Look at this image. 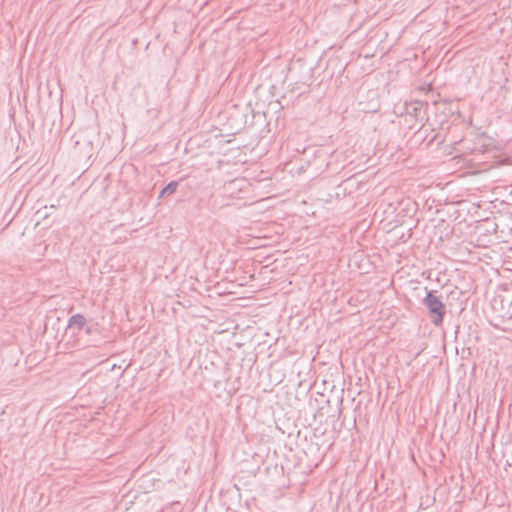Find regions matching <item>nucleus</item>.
<instances>
[{"mask_svg": "<svg viewBox=\"0 0 512 512\" xmlns=\"http://www.w3.org/2000/svg\"><path fill=\"white\" fill-rule=\"evenodd\" d=\"M426 290V295L422 300V304L427 309L428 316L435 326L442 325L447 313L446 305L442 297L438 295L437 290Z\"/></svg>", "mask_w": 512, "mask_h": 512, "instance_id": "f257e3e1", "label": "nucleus"}, {"mask_svg": "<svg viewBox=\"0 0 512 512\" xmlns=\"http://www.w3.org/2000/svg\"><path fill=\"white\" fill-rule=\"evenodd\" d=\"M86 319L82 314H74L68 320L67 327L70 329H77L78 331L85 328Z\"/></svg>", "mask_w": 512, "mask_h": 512, "instance_id": "f03ea898", "label": "nucleus"}, {"mask_svg": "<svg viewBox=\"0 0 512 512\" xmlns=\"http://www.w3.org/2000/svg\"><path fill=\"white\" fill-rule=\"evenodd\" d=\"M179 186V182L176 180L170 181L159 193V198H162L165 195H172L176 192Z\"/></svg>", "mask_w": 512, "mask_h": 512, "instance_id": "7ed1b4c3", "label": "nucleus"}, {"mask_svg": "<svg viewBox=\"0 0 512 512\" xmlns=\"http://www.w3.org/2000/svg\"><path fill=\"white\" fill-rule=\"evenodd\" d=\"M81 141L87 143L88 145L92 144V141L90 139H87V137L84 136L83 133L76 135L75 145H79Z\"/></svg>", "mask_w": 512, "mask_h": 512, "instance_id": "20e7f679", "label": "nucleus"}, {"mask_svg": "<svg viewBox=\"0 0 512 512\" xmlns=\"http://www.w3.org/2000/svg\"><path fill=\"white\" fill-rule=\"evenodd\" d=\"M508 304H509L510 308L504 315H502V317L512 318V299L510 301H508Z\"/></svg>", "mask_w": 512, "mask_h": 512, "instance_id": "39448f33", "label": "nucleus"}, {"mask_svg": "<svg viewBox=\"0 0 512 512\" xmlns=\"http://www.w3.org/2000/svg\"><path fill=\"white\" fill-rule=\"evenodd\" d=\"M86 333H87V334H90V333H91V328H90V327H86Z\"/></svg>", "mask_w": 512, "mask_h": 512, "instance_id": "423d86ee", "label": "nucleus"}, {"mask_svg": "<svg viewBox=\"0 0 512 512\" xmlns=\"http://www.w3.org/2000/svg\"><path fill=\"white\" fill-rule=\"evenodd\" d=\"M504 301H505V299H504V298H501V299H500V303H501V305H502V306H503V304H504Z\"/></svg>", "mask_w": 512, "mask_h": 512, "instance_id": "0eeeda50", "label": "nucleus"}]
</instances>
